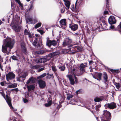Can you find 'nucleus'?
Returning a JSON list of instances; mask_svg holds the SVG:
<instances>
[{"label":"nucleus","mask_w":121,"mask_h":121,"mask_svg":"<svg viewBox=\"0 0 121 121\" xmlns=\"http://www.w3.org/2000/svg\"><path fill=\"white\" fill-rule=\"evenodd\" d=\"M4 44L2 47L3 52L6 53L7 52V48L8 47L11 49L12 48L15 43L14 39L7 37L3 41Z\"/></svg>","instance_id":"f257e3e1"},{"label":"nucleus","mask_w":121,"mask_h":121,"mask_svg":"<svg viewBox=\"0 0 121 121\" xmlns=\"http://www.w3.org/2000/svg\"><path fill=\"white\" fill-rule=\"evenodd\" d=\"M18 19L13 17L12 21V24L13 25V28L16 32H19L21 29L20 26H18Z\"/></svg>","instance_id":"f03ea898"},{"label":"nucleus","mask_w":121,"mask_h":121,"mask_svg":"<svg viewBox=\"0 0 121 121\" xmlns=\"http://www.w3.org/2000/svg\"><path fill=\"white\" fill-rule=\"evenodd\" d=\"M78 68L77 67H74L72 69L71 71L72 74H73L74 76V78L76 83H77L78 80L77 78L75 76H79L82 74L83 73V72L81 73L78 71Z\"/></svg>","instance_id":"7ed1b4c3"},{"label":"nucleus","mask_w":121,"mask_h":121,"mask_svg":"<svg viewBox=\"0 0 121 121\" xmlns=\"http://www.w3.org/2000/svg\"><path fill=\"white\" fill-rule=\"evenodd\" d=\"M15 76V75L12 72H10L6 75V79L8 81L9 80L14 79Z\"/></svg>","instance_id":"20e7f679"},{"label":"nucleus","mask_w":121,"mask_h":121,"mask_svg":"<svg viewBox=\"0 0 121 121\" xmlns=\"http://www.w3.org/2000/svg\"><path fill=\"white\" fill-rule=\"evenodd\" d=\"M104 106L106 108H109L110 109H113L116 108V105L115 103L112 102L111 103H108L105 104Z\"/></svg>","instance_id":"39448f33"},{"label":"nucleus","mask_w":121,"mask_h":121,"mask_svg":"<svg viewBox=\"0 0 121 121\" xmlns=\"http://www.w3.org/2000/svg\"><path fill=\"white\" fill-rule=\"evenodd\" d=\"M93 77L95 79H96L98 81H100L101 80V78L102 74L101 73H95V75L92 74Z\"/></svg>","instance_id":"423d86ee"},{"label":"nucleus","mask_w":121,"mask_h":121,"mask_svg":"<svg viewBox=\"0 0 121 121\" xmlns=\"http://www.w3.org/2000/svg\"><path fill=\"white\" fill-rule=\"evenodd\" d=\"M103 115L105 117V118L107 119H109L111 118V114L109 112L107 111V110L104 111Z\"/></svg>","instance_id":"0eeeda50"},{"label":"nucleus","mask_w":121,"mask_h":121,"mask_svg":"<svg viewBox=\"0 0 121 121\" xmlns=\"http://www.w3.org/2000/svg\"><path fill=\"white\" fill-rule=\"evenodd\" d=\"M4 99L10 108H12L13 107L11 104V100L9 96L7 95H6V97Z\"/></svg>","instance_id":"6e6552de"},{"label":"nucleus","mask_w":121,"mask_h":121,"mask_svg":"<svg viewBox=\"0 0 121 121\" xmlns=\"http://www.w3.org/2000/svg\"><path fill=\"white\" fill-rule=\"evenodd\" d=\"M72 42V40L69 38H67L64 40L63 43V46H65L70 44Z\"/></svg>","instance_id":"1a4fd4ad"},{"label":"nucleus","mask_w":121,"mask_h":121,"mask_svg":"<svg viewBox=\"0 0 121 121\" xmlns=\"http://www.w3.org/2000/svg\"><path fill=\"white\" fill-rule=\"evenodd\" d=\"M108 21L109 23L110 24H112L115 23L116 21L114 17L112 16H111L109 17Z\"/></svg>","instance_id":"9d476101"},{"label":"nucleus","mask_w":121,"mask_h":121,"mask_svg":"<svg viewBox=\"0 0 121 121\" xmlns=\"http://www.w3.org/2000/svg\"><path fill=\"white\" fill-rule=\"evenodd\" d=\"M38 83L39 87L41 88H44L46 86V84L45 82L42 80H39L38 81Z\"/></svg>","instance_id":"9b49d317"},{"label":"nucleus","mask_w":121,"mask_h":121,"mask_svg":"<svg viewBox=\"0 0 121 121\" xmlns=\"http://www.w3.org/2000/svg\"><path fill=\"white\" fill-rule=\"evenodd\" d=\"M48 43V45H47L49 47H50L52 45L53 46L56 45L57 44V42L55 40H53L52 41H49Z\"/></svg>","instance_id":"f8f14e48"},{"label":"nucleus","mask_w":121,"mask_h":121,"mask_svg":"<svg viewBox=\"0 0 121 121\" xmlns=\"http://www.w3.org/2000/svg\"><path fill=\"white\" fill-rule=\"evenodd\" d=\"M67 76L69 78L71 84L74 85L75 83V81L73 76L71 75H68Z\"/></svg>","instance_id":"ddd939ff"},{"label":"nucleus","mask_w":121,"mask_h":121,"mask_svg":"<svg viewBox=\"0 0 121 121\" xmlns=\"http://www.w3.org/2000/svg\"><path fill=\"white\" fill-rule=\"evenodd\" d=\"M60 25L64 27V28L66 27V23L65 19H62L60 21Z\"/></svg>","instance_id":"4468645a"},{"label":"nucleus","mask_w":121,"mask_h":121,"mask_svg":"<svg viewBox=\"0 0 121 121\" xmlns=\"http://www.w3.org/2000/svg\"><path fill=\"white\" fill-rule=\"evenodd\" d=\"M69 27L72 30L74 31L77 29L78 26L76 24H72L69 25Z\"/></svg>","instance_id":"2eb2a0df"},{"label":"nucleus","mask_w":121,"mask_h":121,"mask_svg":"<svg viewBox=\"0 0 121 121\" xmlns=\"http://www.w3.org/2000/svg\"><path fill=\"white\" fill-rule=\"evenodd\" d=\"M103 78L104 79L105 83L108 84V76L107 74L106 73H104L103 75Z\"/></svg>","instance_id":"dca6fc26"},{"label":"nucleus","mask_w":121,"mask_h":121,"mask_svg":"<svg viewBox=\"0 0 121 121\" xmlns=\"http://www.w3.org/2000/svg\"><path fill=\"white\" fill-rule=\"evenodd\" d=\"M65 2V4L67 8L66 9H69L70 7V3L68 0L64 1Z\"/></svg>","instance_id":"f3484780"},{"label":"nucleus","mask_w":121,"mask_h":121,"mask_svg":"<svg viewBox=\"0 0 121 121\" xmlns=\"http://www.w3.org/2000/svg\"><path fill=\"white\" fill-rule=\"evenodd\" d=\"M86 66L84 65L83 63L81 64L80 65V70L81 71V73L83 72V73L84 70V69Z\"/></svg>","instance_id":"a211bd4d"},{"label":"nucleus","mask_w":121,"mask_h":121,"mask_svg":"<svg viewBox=\"0 0 121 121\" xmlns=\"http://www.w3.org/2000/svg\"><path fill=\"white\" fill-rule=\"evenodd\" d=\"M27 88L28 89V91H30L31 90H34L35 88V87L33 85H30L29 86H27Z\"/></svg>","instance_id":"6ab92c4d"},{"label":"nucleus","mask_w":121,"mask_h":121,"mask_svg":"<svg viewBox=\"0 0 121 121\" xmlns=\"http://www.w3.org/2000/svg\"><path fill=\"white\" fill-rule=\"evenodd\" d=\"M49 101L48 103L45 104V105L46 107H48L50 106L52 104V99H49Z\"/></svg>","instance_id":"aec40b11"},{"label":"nucleus","mask_w":121,"mask_h":121,"mask_svg":"<svg viewBox=\"0 0 121 121\" xmlns=\"http://www.w3.org/2000/svg\"><path fill=\"white\" fill-rule=\"evenodd\" d=\"M17 86V84L16 83H14L11 85L8 86V87L10 88H13L16 87Z\"/></svg>","instance_id":"412c9836"},{"label":"nucleus","mask_w":121,"mask_h":121,"mask_svg":"<svg viewBox=\"0 0 121 121\" xmlns=\"http://www.w3.org/2000/svg\"><path fill=\"white\" fill-rule=\"evenodd\" d=\"M46 73H44L43 74H42L40 76L37 77V78L38 79H40L46 76Z\"/></svg>","instance_id":"4be33fe9"},{"label":"nucleus","mask_w":121,"mask_h":121,"mask_svg":"<svg viewBox=\"0 0 121 121\" xmlns=\"http://www.w3.org/2000/svg\"><path fill=\"white\" fill-rule=\"evenodd\" d=\"M34 79L33 78H31L29 79L26 82L27 84H28L30 83L31 82L32 83H34L35 81H34Z\"/></svg>","instance_id":"5701e85b"},{"label":"nucleus","mask_w":121,"mask_h":121,"mask_svg":"<svg viewBox=\"0 0 121 121\" xmlns=\"http://www.w3.org/2000/svg\"><path fill=\"white\" fill-rule=\"evenodd\" d=\"M33 8V4H31L30 6H29L28 9L27 10V12H29L31 11Z\"/></svg>","instance_id":"b1692460"},{"label":"nucleus","mask_w":121,"mask_h":121,"mask_svg":"<svg viewBox=\"0 0 121 121\" xmlns=\"http://www.w3.org/2000/svg\"><path fill=\"white\" fill-rule=\"evenodd\" d=\"M28 75V74L27 73H24V74L21 77L22 78V80H24L25 79V78Z\"/></svg>","instance_id":"393cba45"},{"label":"nucleus","mask_w":121,"mask_h":121,"mask_svg":"<svg viewBox=\"0 0 121 121\" xmlns=\"http://www.w3.org/2000/svg\"><path fill=\"white\" fill-rule=\"evenodd\" d=\"M53 76V74H49L48 73H47V79H49Z\"/></svg>","instance_id":"a878e982"},{"label":"nucleus","mask_w":121,"mask_h":121,"mask_svg":"<svg viewBox=\"0 0 121 121\" xmlns=\"http://www.w3.org/2000/svg\"><path fill=\"white\" fill-rule=\"evenodd\" d=\"M41 25V23H39L37 24L35 26V27L36 29L40 27Z\"/></svg>","instance_id":"bb28decb"},{"label":"nucleus","mask_w":121,"mask_h":121,"mask_svg":"<svg viewBox=\"0 0 121 121\" xmlns=\"http://www.w3.org/2000/svg\"><path fill=\"white\" fill-rule=\"evenodd\" d=\"M73 95L71 94H68L67 95V98L68 100H69L70 98L73 97Z\"/></svg>","instance_id":"cd10ccee"},{"label":"nucleus","mask_w":121,"mask_h":121,"mask_svg":"<svg viewBox=\"0 0 121 121\" xmlns=\"http://www.w3.org/2000/svg\"><path fill=\"white\" fill-rule=\"evenodd\" d=\"M36 61L37 63H41V58H37L36 60Z\"/></svg>","instance_id":"c85d7f7f"},{"label":"nucleus","mask_w":121,"mask_h":121,"mask_svg":"<svg viewBox=\"0 0 121 121\" xmlns=\"http://www.w3.org/2000/svg\"><path fill=\"white\" fill-rule=\"evenodd\" d=\"M35 40L33 43V45L35 46L37 43V39L36 38H35Z\"/></svg>","instance_id":"c756f323"},{"label":"nucleus","mask_w":121,"mask_h":121,"mask_svg":"<svg viewBox=\"0 0 121 121\" xmlns=\"http://www.w3.org/2000/svg\"><path fill=\"white\" fill-rule=\"evenodd\" d=\"M121 85L119 83H117L116 84V86L117 88L119 90V88H120V86Z\"/></svg>","instance_id":"7c9ffc66"},{"label":"nucleus","mask_w":121,"mask_h":121,"mask_svg":"<svg viewBox=\"0 0 121 121\" xmlns=\"http://www.w3.org/2000/svg\"><path fill=\"white\" fill-rule=\"evenodd\" d=\"M65 67L64 66H60L59 67V69L61 71H63L65 69Z\"/></svg>","instance_id":"2f4dec72"},{"label":"nucleus","mask_w":121,"mask_h":121,"mask_svg":"<svg viewBox=\"0 0 121 121\" xmlns=\"http://www.w3.org/2000/svg\"><path fill=\"white\" fill-rule=\"evenodd\" d=\"M41 63H44L48 60L45 58H41Z\"/></svg>","instance_id":"473e14b6"},{"label":"nucleus","mask_w":121,"mask_h":121,"mask_svg":"<svg viewBox=\"0 0 121 121\" xmlns=\"http://www.w3.org/2000/svg\"><path fill=\"white\" fill-rule=\"evenodd\" d=\"M40 67V66L39 65H36L33 66V68L34 69H38V68H39Z\"/></svg>","instance_id":"72a5a7b5"},{"label":"nucleus","mask_w":121,"mask_h":121,"mask_svg":"<svg viewBox=\"0 0 121 121\" xmlns=\"http://www.w3.org/2000/svg\"><path fill=\"white\" fill-rule=\"evenodd\" d=\"M30 32L29 31L26 29H25L24 30V34L25 35H28L29 34Z\"/></svg>","instance_id":"f704fd0d"},{"label":"nucleus","mask_w":121,"mask_h":121,"mask_svg":"<svg viewBox=\"0 0 121 121\" xmlns=\"http://www.w3.org/2000/svg\"><path fill=\"white\" fill-rule=\"evenodd\" d=\"M17 79V81L19 82H20L21 81V80H22V78L21 76H19L16 78Z\"/></svg>","instance_id":"c9c22d12"},{"label":"nucleus","mask_w":121,"mask_h":121,"mask_svg":"<svg viewBox=\"0 0 121 121\" xmlns=\"http://www.w3.org/2000/svg\"><path fill=\"white\" fill-rule=\"evenodd\" d=\"M22 52H23L25 53L26 54V48L25 47H23L22 48Z\"/></svg>","instance_id":"e433bc0d"},{"label":"nucleus","mask_w":121,"mask_h":121,"mask_svg":"<svg viewBox=\"0 0 121 121\" xmlns=\"http://www.w3.org/2000/svg\"><path fill=\"white\" fill-rule=\"evenodd\" d=\"M101 106L100 105H97L96 106L95 109L97 111H99V108L101 107Z\"/></svg>","instance_id":"4c0bfd02"},{"label":"nucleus","mask_w":121,"mask_h":121,"mask_svg":"<svg viewBox=\"0 0 121 121\" xmlns=\"http://www.w3.org/2000/svg\"><path fill=\"white\" fill-rule=\"evenodd\" d=\"M45 69L44 68H41L39 69L37 71L38 72H40L44 70Z\"/></svg>","instance_id":"58836bf2"},{"label":"nucleus","mask_w":121,"mask_h":121,"mask_svg":"<svg viewBox=\"0 0 121 121\" xmlns=\"http://www.w3.org/2000/svg\"><path fill=\"white\" fill-rule=\"evenodd\" d=\"M11 58L12 59L14 60H17V57L14 56H12Z\"/></svg>","instance_id":"ea45409f"},{"label":"nucleus","mask_w":121,"mask_h":121,"mask_svg":"<svg viewBox=\"0 0 121 121\" xmlns=\"http://www.w3.org/2000/svg\"><path fill=\"white\" fill-rule=\"evenodd\" d=\"M100 100V99L98 98H96L94 99V100L95 102H98Z\"/></svg>","instance_id":"a19ab883"},{"label":"nucleus","mask_w":121,"mask_h":121,"mask_svg":"<svg viewBox=\"0 0 121 121\" xmlns=\"http://www.w3.org/2000/svg\"><path fill=\"white\" fill-rule=\"evenodd\" d=\"M52 70L54 71H56V67L54 66H52Z\"/></svg>","instance_id":"79ce46f5"},{"label":"nucleus","mask_w":121,"mask_h":121,"mask_svg":"<svg viewBox=\"0 0 121 121\" xmlns=\"http://www.w3.org/2000/svg\"><path fill=\"white\" fill-rule=\"evenodd\" d=\"M103 25H104V26L105 27H106L107 26V25L105 22V21H103Z\"/></svg>","instance_id":"37998d69"},{"label":"nucleus","mask_w":121,"mask_h":121,"mask_svg":"<svg viewBox=\"0 0 121 121\" xmlns=\"http://www.w3.org/2000/svg\"><path fill=\"white\" fill-rule=\"evenodd\" d=\"M51 40H49V38L48 37H47V43L46 45L47 46L48 45V42H49V41H51Z\"/></svg>","instance_id":"c03bdc74"},{"label":"nucleus","mask_w":121,"mask_h":121,"mask_svg":"<svg viewBox=\"0 0 121 121\" xmlns=\"http://www.w3.org/2000/svg\"><path fill=\"white\" fill-rule=\"evenodd\" d=\"M65 7H63L62 8V9L61 10V11L62 13H63L64 12V11L65 10Z\"/></svg>","instance_id":"a18cd8bd"},{"label":"nucleus","mask_w":121,"mask_h":121,"mask_svg":"<svg viewBox=\"0 0 121 121\" xmlns=\"http://www.w3.org/2000/svg\"><path fill=\"white\" fill-rule=\"evenodd\" d=\"M6 83V82H0V84L2 86H4L5 84V83Z\"/></svg>","instance_id":"49530a36"},{"label":"nucleus","mask_w":121,"mask_h":121,"mask_svg":"<svg viewBox=\"0 0 121 121\" xmlns=\"http://www.w3.org/2000/svg\"><path fill=\"white\" fill-rule=\"evenodd\" d=\"M0 92L1 93L2 96H3L4 98H5V94L3 92Z\"/></svg>","instance_id":"de8ad7c7"},{"label":"nucleus","mask_w":121,"mask_h":121,"mask_svg":"<svg viewBox=\"0 0 121 121\" xmlns=\"http://www.w3.org/2000/svg\"><path fill=\"white\" fill-rule=\"evenodd\" d=\"M1 62L0 61V68L3 71V69H2V66H1Z\"/></svg>","instance_id":"09e8293b"},{"label":"nucleus","mask_w":121,"mask_h":121,"mask_svg":"<svg viewBox=\"0 0 121 121\" xmlns=\"http://www.w3.org/2000/svg\"><path fill=\"white\" fill-rule=\"evenodd\" d=\"M23 101L25 103H26L27 102H28V100L26 99H23Z\"/></svg>","instance_id":"8fccbe9b"},{"label":"nucleus","mask_w":121,"mask_h":121,"mask_svg":"<svg viewBox=\"0 0 121 121\" xmlns=\"http://www.w3.org/2000/svg\"><path fill=\"white\" fill-rule=\"evenodd\" d=\"M37 31L40 32L41 34H42V32H43V31L42 30H40L37 29Z\"/></svg>","instance_id":"3c124183"},{"label":"nucleus","mask_w":121,"mask_h":121,"mask_svg":"<svg viewBox=\"0 0 121 121\" xmlns=\"http://www.w3.org/2000/svg\"><path fill=\"white\" fill-rule=\"evenodd\" d=\"M109 28H110V29H113L114 28V27L113 26L111 25L110 26Z\"/></svg>","instance_id":"603ef678"},{"label":"nucleus","mask_w":121,"mask_h":121,"mask_svg":"<svg viewBox=\"0 0 121 121\" xmlns=\"http://www.w3.org/2000/svg\"><path fill=\"white\" fill-rule=\"evenodd\" d=\"M36 54H41V52L40 51H36Z\"/></svg>","instance_id":"864d4df0"},{"label":"nucleus","mask_w":121,"mask_h":121,"mask_svg":"<svg viewBox=\"0 0 121 121\" xmlns=\"http://www.w3.org/2000/svg\"><path fill=\"white\" fill-rule=\"evenodd\" d=\"M28 19L29 21L30 22H31L32 21V19L31 18L29 17L28 18Z\"/></svg>","instance_id":"5fc2aeb1"},{"label":"nucleus","mask_w":121,"mask_h":121,"mask_svg":"<svg viewBox=\"0 0 121 121\" xmlns=\"http://www.w3.org/2000/svg\"><path fill=\"white\" fill-rule=\"evenodd\" d=\"M119 99L121 101V95H120L118 96Z\"/></svg>","instance_id":"6e6d98bb"},{"label":"nucleus","mask_w":121,"mask_h":121,"mask_svg":"<svg viewBox=\"0 0 121 121\" xmlns=\"http://www.w3.org/2000/svg\"><path fill=\"white\" fill-rule=\"evenodd\" d=\"M81 90H79L77 91L76 92V93L77 94H78L79 92H80Z\"/></svg>","instance_id":"4d7b16f0"},{"label":"nucleus","mask_w":121,"mask_h":121,"mask_svg":"<svg viewBox=\"0 0 121 121\" xmlns=\"http://www.w3.org/2000/svg\"><path fill=\"white\" fill-rule=\"evenodd\" d=\"M108 12L107 11H105L104 12V14H108Z\"/></svg>","instance_id":"13d9d810"},{"label":"nucleus","mask_w":121,"mask_h":121,"mask_svg":"<svg viewBox=\"0 0 121 121\" xmlns=\"http://www.w3.org/2000/svg\"><path fill=\"white\" fill-rule=\"evenodd\" d=\"M118 28L119 27L120 28H121V22L120 23L119 25L117 26Z\"/></svg>","instance_id":"bf43d9fd"},{"label":"nucleus","mask_w":121,"mask_h":121,"mask_svg":"<svg viewBox=\"0 0 121 121\" xmlns=\"http://www.w3.org/2000/svg\"><path fill=\"white\" fill-rule=\"evenodd\" d=\"M72 6H73V7H72V8H71V10L73 11H74V5H72Z\"/></svg>","instance_id":"052dcab7"},{"label":"nucleus","mask_w":121,"mask_h":121,"mask_svg":"<svg viewBox=\"0 0 121 121\" xmlns=\"http://www.w3.org/2000/svg\"><path fill=\"white\" fill-rule=\"evenodd\" d=\"M13 90L16 91H18V89L17 88L14 89Z\"/></svg>","instance_id":"680f3d73"},{"label":"nucleus","mask_w":121,"mask_h":121,"mask_svg":"<svg viewBox=\"0 0 121 121\" xmlns=\"http://www.w3.org/2000/svg\"><path fill=\"white\" fill-rule=\"evenodd\" d=\"M28 35H29V37L31 38L32 37V36L31 35V34H30V33H29V34H28Z\"/></svg>","instance_id":"e2e57ef3"},{"label":"nucleus","mask_w":121,"mask_h":121,"mask_svg":"<svg viewBox=\"0 0 121 121\" xmlns=\"http://www.w3.org/2000/svg\"><path fill=\"white\" fill-rule=\"evenodd\" d=\"M34 21L35 22V23L36 22L38 21L37 19H35L34 20Z\"/></svg>","instance_id":"0e129e2a"},{"label":"nucleus","mask_w":121,"mask_h":121,"mask_svg":"<svg viewBox=\"0 0 121 121\" xmlns=\"http://www.w3.org/2000/svg\"><path fill=\"white\" fill-rule=\"evenodd\" d=\"M90 64H92L93 63V61L91 60L89 61V62Z\"/></svg>","instance_id":"69168bd1"},{"label":"nucleus","mask_w":121,"mask_h":121,"mask_svg":"<svg viewBox=\"0 0 121 121\" xmlns=\"http://www.w3.org/2000/svg\"><path fill=\"white\" fill-rule=\"evenodd\" d=\"M35 36L36 37H37L39 35L37 34H35Z\"/></svg>","instance_id":"338daca9"},{"label":"nucleus","mask_w":121,"mask_h":121,"mask_svg":"<svg viewBox=\"0 0 121 121\" xmlns=\"http://www.w3.org/2000/svg\"><path fill=\"white\" fill-rule=\"evenodd\" d=\"M120 88H119V90H120V91H121V85L120 86Z\"/></svg>","instance_id":"774afa93"}]
</instances>
